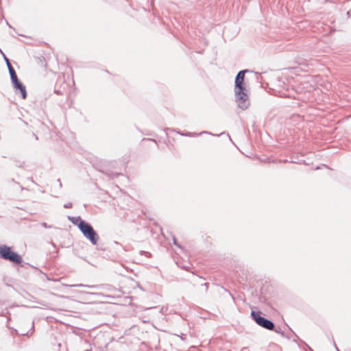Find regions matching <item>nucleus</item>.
Masks as SVG:
<instances>
[{"label": "nucleus", "mask_w": 351, "mask_h": 351, "mask_svg": "<svg viewBox=\"0 0 351 351\" xmlns=\"http://www.w3.org/2000/svg\"><path fill=\"white\" fill-rule=\"evenodd\" d=\"M245 74V71H241L235 79L234 93L237 101L241 108H245L248 105L247 90L244 84Z\"/></svg>", "instance_id": "obj_1"}, {"label": "nucleus", "mask_w": 351, "mask_h": 351, "mask_svg": "<svg viewBox=\"0 0 351 351\" xmlns=\"http://www.w3.org/2000/svg\"><path fill=\"white\" fill-rule=\"evenodd\" d=\"M0 257L16 264H20L23 261L19 254L12 251L10 247L5 245H0Z\"/></svg>", "instance_id": "obj_2"}, {"label": "nucleus", "mask_w": 351, "mask_h": 351, "mask_svg": "<svg viewBox=\"0 0 351 351\" xmlns=\"http://www.w3.org/2000/svg\"><path fill=\"white\" fill-rule=\"evenodd\" d=\"M78 228L84 237L89 239L93 244H97L99 237L93 228L89 223L85 221H80L78 224Z\"/></svg>", "instance_id": "obj_3"}, {"label": "nucleus", "mask_w": 351, "mask_h": 351, "mask_svg": "<svg viewBox=\"0 0 351 351\" xmlns=\"http://www.w3.org/2000/svg\"><path fill=\"white\" fill-rule=\"evenodd\" d=\"M251 315L256 324L259 326L268 330L274 329V324L271 321L261 317L259 312L256 313L255 311H252Z\"/></svg>", "instance_id": "obj_4"}, {"label": "nucleus", "mask_w": 351, "mask_h": 351, "mask_svg": "<svg viewBox=\"0 0 351 351\" xmlns=\"http://www.w3.org/2000/svg\"><path fill=\"white\" fill-rule=\"evenodd\" d=\"M12 82L13 83L14 88L15 89H18L20 90L22 98L23 99H26L27 92H26L25 86L19 80L17 77L12 79Z\"/></svg>", "instance_id": "obj_5"}, {"label": "nucleus", "mask_w": 351, "mask_h": 351, "mask_svg": "<svg viewBox=\"0 0 351 351\" xmlns=\"http://www.w3.org/2000/svg\"><path fill=\"white\" fill-rule=\"evenodd\" d=\"M5 61H6V64H7V66H8V68L9 69V72H10V77H11V80L13 79V78H15L16 77H17L16 75V73L14 71V69H13L12 64H10L9 60L5 58Z\"/></svg>", "instance_id": "obj_6"}, {"label": "nucleus", "mask_w": 351, "mask_h": 351, "mask_svg": "<svg viewBox=\"0 0 351 351\" xmlns=\"http://www.w3.org/2000/svg\"><path fill=\"white\" fill-rule=\"evenodd\" d=\"M71 221L73 222V223H74L75 225H77V226H78L79 223H80V221H83L80 217L72 218V219H71Z\"/></svg>", "instance_id": "obj_7"}]
</instances>
